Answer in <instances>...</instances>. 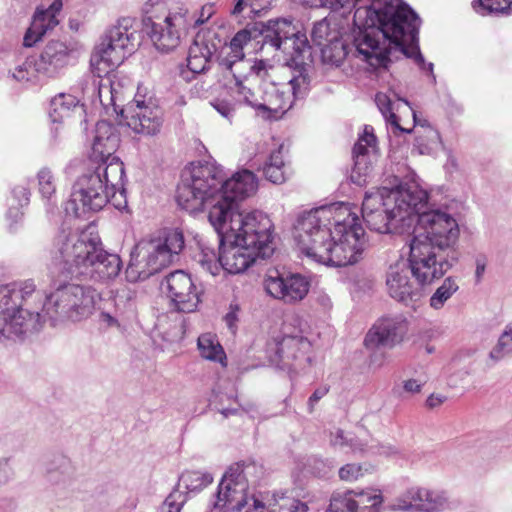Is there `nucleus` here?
<instances>
[{
	"mask_svg": "<svg viewBox=\"0 0 512 512\" xmlns=\"http://www.w3.org/2000/svg\"><path fill=\"white\" fill-rule=\"evenodd\" d=\"M353 55L371 68H387L402 56L414 59L433 83V63H426L418 45L420 19L403 0H352Z\"/></svg>",
	"mask_w": 512,
	"mask_h": 512,
	"instance_id": "obj_1",
	"label": "nucleus"
},
{
	"mask_svg": "<svg viewBox=\"0 0 512 512\" xmlns=\"http://www.w3.org/2000/svg\"><path fill=\"white\" fill-rule=\"evenodd\" d=\"M263 45H270L287 55V64L296 74L286 85H277L265 79L249 75V81L234 82L230 87L238 102L247 104L263 113L279 117L289 111L295 99L303 98L310 85L307 73L312 62L311 46L305 34L301 33L287 19L269 20L261 29Z\"/></svg>",
	"mask_w": 512,
	"mask_h": 512,
	"instance_id": "obj_2",
	"label": "nucleus"
},
{
	"mask_svg": "<svg viewBox=\"0 0 512 512\" xmlns=\"http://www.w3.org/2000/svg\"><path fill=\"white\" fill-rule=\"evenodd\" d=\"M365 232L348 204L333 203L304 212L294 225V238L309 258L332 267L359 261Z\"/></svg>",
	"mask_w": 512,
	"mask_h": 512,
	"instance_id": "obj_3",
	"label": "nucleus"
},
{
	"mask_svg": "<svg viewBox=\"0 0 512 512\" xmlns=\"http://www.w3.org/2000/svg\"><path fill=\"white\" fill-rule=\"evenodd\" d=\"M257 189V178L249 170L236 172L227 178L216 162H197L182 171L176 200L189 212L208 208L210 224L219 226L220 220L241 212L239 202L254 195Z\"/></svg>",
	"mask_w": 512,
	"mask_h": 512,
	"instance_id": "obj_4",
	"label": "nucleus"
},
{
	"mask_svg": "<svg viewBox=\"0 0 512 512\" xmlns=\"http://www.w3.org/2000/svg\"><path fill=\"white\" fill-rule=\"evenodd\" d=\"M219 244V261L230 274L244 272L257 258L274 252L272 222L260 211L239 212L212 226Z\"/></svg>",
	"mask_w": 512,
	"mask_h": 512,
	"instance_id": "obj_5",
	"label": "nucleus"
},
{
	"mask_svg": "<svg viewBox=\"0 0 512 512\" xmlns=\"http://www.w3.org/2000/svg\"><path fill=\"white\" fill-rule=\"evenodd\" d=\"M426 204L427 191L418 183H400L395 189L366 192L362 218L370 230L378 233L410 234L415 226V212Z\"/></svg>",
	"mask_w": 512,
	"mask_h": 512,
	"instance_id": "obj_6",
	"label": "nucleus"
},
{
	"mask_svg": "<svg viewBox=\"0 0 512 512\" xmlns=\"http://www.w3.org/2000/svg\"><path fill=\"white\" fill-rule=\"evenodd\" d=\"M52 262L71 275L83 276L95 282L116 278L122 268L117 254L108 253L98 236L62 230L54 238L50 250Z\"/></svg>",
	"mask_w": 512,
	"mask_h": 512,
	"instance_id": "obj_7",
	"label": "nucleus"
},
{
	"mask_svg": "<svg viewBox=\"0 0 512 512\" xmlns=\"http://www.w3.org/2000/svg\"><path fill=\"white\" fill-rule=\"evenodd\" d=\"M37 296L31 279L0 289V342L16 341L39 331L43 320L40 305H33Z\"/></svg>",
	"mask_w": 512,
	"mask_h": 512,
	"instance_id": "obj_8",
	"label": "nucleus"
},
{
	"mask_svg": "<svg viewBox=\"0 0 512 512\" xmlns=\"http://www.w3.org/2000/svg\"><path fill=\"white\" fill-rule=\"evenodd\" d=\"M124 177V165L115 159L84 173L73 185L71 197L64 207L66 214L81 217L89 211H100L115 198L117 190H121V194L124 192Z\"/></svg>",
	"mask_w": 512,
	"mask_h": 512,
	"instance_id": "obj_9",
	"label": "nucleus"
},
{
	"mask_svg": "<svg viewBox=\"0 0 512 512\" xmlns=\"http://www.w3.org/2000/svg\"><path fill=\"white\" fill-rule=\"evenodd\" d=\"M184 245V235L179 229H165L159 237L141 240L131 252L126 279L136 282L159 272L174 262Z\"/></svg>",
	"mask_w": 512,
	"mask_h": 512,
	"instance_id": "obj_10",
	"label": "nucleus"
},
{
	"mask_svg": "<svg viewBox=\"0 0 512 512\" xmlns=\"http://www.w3.org/2000/svg\"><path fill=\"white\" fill-rule=\"evenodd\" d=\"M36 294L37 305H40L53 323L68 320L77 322L88 318L99 298V294L91 286L76 283L60 284L46 296L44 303L41 295L38 292Z\"/></svg>",
	"mask_w": 512,
	"mask_h": 512,
	"instance_id": "obj_11",
	"label": "nucleus"
},
{
	"mask_svg": "<svg viewBox=\"0 0 512 512\" xmlns=\"http://www.w3.org/2000/svg\"><path fill=\"white\" fill-rule=\"evenodd\" d=\"M409 247L408 266L415 280L424 286L442 279L459 262V252L439 248L414 237Z\"/></svg>",
	"mask_w": 512,
	"mask_h": 512,
	"instance_id": "obj_12",
	"label": "nucleus"
},
{
	"mask_svg": "<svg viewBox=\"0 0 512 512\" xmlns=\"http://www.w3.org/2000/svg\"><path fill=\"white\" fill-rule=\"evenodd\" d=\"M135 31L131 20L124 18L111 27L91 56L93 72L102 77L118 67L135 48Z\"/></svg>",
	"mask_w": 512,
	"mask_h": 512,
	"instance_id": "obj_13",
	"label": "nucleus"
},
{
	"mask_svg": "<svg viewBox=\"0 0 512 512\" xmlns=\"http://www.w3.org/2000/svg\"><path fill=\"white\" fill-rule=\"evenodd\" d=\"M415 225L418 224L423 233L414 235V238L433 244L439 248L452 252H459L457 243L459 239V225L456 219L441 209H430L429 203L415 212Z\"/></svg>",
	"mask_w": 512,
	"mask_h": 512,
	"instance_id": "obj_14",
	"label": "nucleus"
},
{
	"mask_svg": "<svg viewBox=\"0 0 512 512\" xmlns=\"http://www.w3.org/2000/svg\"><path fill=\"white\" fill-rule=\"evenodd\" d=\"M118 114L131 130L144 136L157 135L164 122V112L158 100L140 93L122 107Z\"/></svg>",
	"mask_w": 512,
	"mask_h": 512,
	"instance_id": "obj_15",
	"label": "nucleus"
},
{
	"mask_svg": "<svg viewBox=\"0 0 512 512\" xmlns=\"http://www.w3.org/2000/svg\"><path fill=\"white\" fill-rule=\"evenodd\" d=\"M299 324L300 320L294 317L285 321L281 339H275L276 361L282 369L296 371L311 362V343L298 328Z\"/></svg>",
	"mask_w": 512,
	"mask_h": 512,
	"instance_id": "obj_16",
	"label": "nucleus"
},
{
	"mask_svg": "<svg viewBox=\"0 0 512 512\" xmlns=\"http://www.w3.org/2000/svg\"><path fill=\"white\" fill-rule=\"evenodd\" d=\"M143 30L149 35L155 47L168 52L180 42V31L188 26L187 10L163 16H146L142 19Z\"/></svg>",
	"mask_w": 512,
	"mask_h": 512,
	"instance_id": "obj_17",
	"label": "nucleus"
},
{
	"mask_svg": "<svg viewBox=\"0 0 512 512\" xmlns=\"http://www.w3.org/2000/svg\"><path fill=\"white\" fill-rule=\"evenodd\" d=\"M251 36L247 30H241L235 34L230 42L231 52L220 59V66L229 71L235 82L241 80L249 81V75H255L261 79L268 76V70L273 68L265 60H247L243 52V46L250 40Z\"/></svg>",
	"mask_w": 512,
	"mask_h": 512,
	"instance_id": "obj_18",
	"label": "nucleus"
},
{
	"mask_svg": "<svg viewBox=\"0 0 512 512\" xmlns=\"http://www.w3.org/2000/svg\"><path fill=\"white\" fill-rule=\"evenodd\" d=\"M264 288L274 299L285 304H295L307 296L310 281L307 277L298 273L282 274L273 269L266 274Z\"/></svg>",
	"mask_w": 512,
	"mask_h": 512,
	"instance_id": "obj_19",
	"label": "nucleus"
},
{
	"mask_svg": "<svg viewBox=\"0 0 512 512\" xmlns=\"http://www.w3.org/2000/svg\"><path fill=\"white\" fill-rule=\"evenodd\" d=\"M78 51L72 43L59 40L48 42L38 58L34 59V70L47 78L59 76L69 65L76 62Z\"/></svg>",
	"mask_w": 512,
	"mask_h": 512,
	"instance_id": "obj_20",
	"label": "nucleus"
},
{
	"mask_svg": "<svg viewBox=\"0 0 512 512\" xmlns=\"http://www.w3.org/2000/svg\"><path fill=\"white\" fill-rule=\"evenodd\" d=\"M161 288L166 291L178 312L192 313L200 303V292L189 274L176 270L165 277Z\"/></svg>",
	"mask_w": 512,
	"mask_h": 512,
	"instance_id": "obj_21",
	"label": "nucleus"
},
{
	"mask_svg": "<svg viewBox=\"0 0 512 512\" xmlns=\"http://www.w3.org/2000/svg\"><path fill=\"white\" fill-rule=\"evenodd\" d=\"M408 331V322L402 315L378 319L367 332L364 345L369 350L391 349L400 344Z\"/></svg>",
	"mask_w": 512,
	"mask_h": 512,
	"instance_id": "obj_22",
	"label": "nucleus"
},
{
	"mask_svg": "<svg viewBox=\"0 0 512 512\" xmlns=\"http://www.w3.org/2000/svg\"><path fill=\"white\" fill-rule=\"evenodd\" d=\"M448 506V497L444 491L411 487L395 499L391 509L394 511L440 512Z\"/></svg>",
	"mask_w": 512,
	"mask_h": 512,
	"instance_id": "obj_23",
	"label": "nucleus"
},
{
	"mask_svg": "<svg viewBox=\"0 0 512 512\" xmlns=\"http://www.w3.org/2000/svg\"><path fill=\"white\" fill-rule=\"evenodd\" d=\"M412 271L405 263H396L389 267L386 273V288L391 298L410 305L422 296V286L416 280H411Z\"/></svg>",
	"mask_w": 512,
	"mask_h": 512,
	"instance_id": "obj_24",
	"label": "nucleus"
},
{
	"mask_svg": "<svg viewBox=\"0 0 512 512\" xmlns=\"http://www.w3.org/2000/svg\"><path fill=\"white\" fill-rule=\"evenodd\" d=\"M378 158L376 137L371 126H365L363 134L359 137L353 148L354 167L351 178L360 183L361 177H366L373 169Z\"/></svg>",
	"mask_w": 512,
	"mask_h": 512,
	"instance_id": "obj_25",
	"label": "nucleus"
},
{
	"mask_svg": "<svg viewBox=\"0 0 512 512\" xmlns=\"http://www.w3.org/2000/svg\"><path fill=\"white\" fill-rule=\"evenodd\" d=\"M120 137L117 129L108 121H98L95 126L94 138L92 142L91 158L99 165L111 163L113 159L120 161L114 155L118 149Z\"/></svg>",
	"mask_w": 512,
	"mask_h": 512,
	"instance_id": "obj_26",
	"label": "nucleus"
},
{
	"mask_svg": "<svg viewBox=\"0 0 512 512\" xmlns=\"http://www.w3.org/2000/svg\"><path fill=\"white\" fill-rule=\"evenodd\" d=\"M62 6V0H54L46 9L37 8L32 23L23 38L24 46H34L49 30L58 25L57 14L60 13Z\"/></svg>",
	"mask_w": 512,
	"mask_h": 512,
	"instance_id": "obj_27",
	"label": "nucleus"
},
{
	"mask_svg": "<svg viewBox=\"0 0 512 512\" xmlns=\"http://www.w3.org/2000/svg\"><path fill=\"white\" fill-rule=\"evenodd\" d=\"M216 51V46L209 43L204 36L197 35L189 47L187 67L193 74H204L210 69L211 58Z\"/></svg>",
	"mask_w": 512,
	"mask_h": 512,
	"instance_id": "obj_28",
	"label": "nucleus"
},
{
	"mask_svg": "<svg viewBox=\"0 0 512 512\" xmlns=\"http://www.w3.org/2000/svg\"><path fill=\"white\" fill-rule=\"evenodd\" d=\"M320 50L322 61L334 66H340L350 53L347 42L339 33H332L329 41Z\"/></svg>",
	"mask_w": 512,
	"mask_h": 512,
	"instance_id": "obj_29",
	"label": "nucleus"
},
{
	"mask_svg": "<svg viewBox=\"0 0 512 512\" xmlns=\"http://www.w3.org/2000/svg\"><path fill=\"white\" fill-rule=\"evenodd\" d=\"M212 482L213 476L208 472L185 471L179 478L177 489L172 493L179 492L186 499V496L181 489H184L187 492H200Z\"/></svg>",
	"mask_w": 512,
	"mask_h": 512,
	"instance_id": "obj_30",
	"label": "nucleus"
},
{
	"mask_svg": "<svg viewBox=\"0 0 512 512\" xmlns=\"http://www.w3.org/2000/svg\"><path fill=\"white\" fill-rule=\"evenodd\" d=\"M77 107L78 101L73 95L61 93L51 100L49 116L53 122H61Z\"/></svg>",
	"mask_w": 512,
	"mask_h": 512,
	"instance_id": "obj_31",
	"label": "nucleus"
},
{
	"mask_svg": "<svg viewBox=\"0 0 512 512\" xmlns=\"http://www.w3.org/2000/svg\"><path fill=\"white\" fill-rule=\"evenodd\" d=\"M459 290L458 280L454 276L446 277L429 298L433 310H441Z\"/></svg>",
	"mask_w": 512,
	"mask_h": 512,
	"instance_id": "obj_32",
	"label": "nucleus"
},
{
	"mask_svg": "<svg viewBox=\"0 0 512 512\" xmlns=\"http://www.w3.org/2000/svg\"><path fill=\"white\" fill-rule=\"evenodd\" d=\"M262 171L265 178L273 184H282L286 180L285 163L281 148L270 154Z\"/></svg>",
	"mask_w": 512,
	"mask_h": 512,
	"instance_id": "obj_33",
	"label": "nucleus"
},
{
	"mask_svg": "<svg viewBox=\"0 0 512 512\" xmlns=\"http://www.w3.org/2000/svg\"><path fill=\"white\" fill-rule=\"evenodd\" d=\"M38 190L43 200L47 202L48 211L56 206V179L49 168H42L37 173Z\"/></svg>",
	"mask_w": 512,
	"mask_h": 512,
	"instance_id": "obj_34",
	"label": "nucleus"
},
{
	"mask_svg": "<svg viewBox=\"0 0 512 512\" xmlns=\"http://www.w3.org/2000/svg\"><path fill=\"white\" fill-rule=\"evenodd\" d=\"M197 346L200 355L207 360L222 362L225 359V352L222 346L216 336L211 333L200 335Z\"/></svg>",
	"mask_w": 512,
	"mask_h": 512,
	"instance_id": "obj_35",
	"label": "nucleus"
},
{
	"mask_svg": "<svg viewBox=\"0 0 512 512\" xmlns=\"http://www.w3.org/2000/svg\"><path fill=\"white\" fill-rule=\"evenodd\" d=\"M472 6L483 16L512 14V0H474Z\"/></svg>",
	"mask_w": 512,
	"mask_h": 512,
	"instance_id": "obj_36",
	"label": "nucleus"
},
{
	"mask_svg": "<svg viewBox=\"0 0 512 512\" xmlns=\"http://www.w3.org/2000/svg\"><path fill=\"white\" fill-rule=\"evenodd\" d=\"M356 512H378L383 499L380 492L372 489L355 491Z\"/></svg>",
	"mask_w": 512,
	"mask_h": 512,
	"instance_id": "obj_37",
	"label": "nucleus"
},
{
	"mask_svg": "<svg viewBox=\"0 0 512 512\" xmlns=\"http://www.w3.org/2000/svg\"><path fill=\"white\" fill-rule=\"evenodd\" d=\"M354 490L335 491L330 498L329 512H356Z\"/></svg>",
	"mask_w": 512,
	"mask_h": 512,
	"instance_id": "obj_38",
	"label": "nucleus"
},
{
	"mask_svg": "<svg viewBox=\"0 0 512 512\" xmlns=\"http://www.w3.org/2000/svg\"><path fill=\"white\" fill-rule=\"evenodd\" d=\"M70 471V460L63 455L54 456L46 465V473L51 481H59L60 477L68 475Z\"/></svg>",
	"mask_w": 512,
	"mask_h": 512,
	"instance_id": "obj_39",
	"label": "nucleus"
},
{
	"mask_svg": "<svg viewBox=\"0 0 512 512\" xmlns=\"http://www.w3.org/2000/svg\"><path fill=\"white\" fill-rule=\"evenodd\" d=\"M197 261L201 267L213 276L219 274L223 269L215 250L209 247H201V252L197 256Z\"/></svg>",
	"mask_w": 512,
	"mask_h": 512,
	"instance_id": "obj_40",
	"label": "nucleus"
},
{
	"mask_svg": "<svg viewBox=\"0 0 512 512\" xmlns=\"http://www.w3.org/2000/svg\"><path fill=\"white\" fill-rule=\"evenodd\" d=\"M489 355L495 361L512 355V323L506 327L499 337L497 345L491 350Z\"/></svg>",
	"mask_w": 512,
	"mask_h": 512,
	"instance_id": "obj_41",
	"label": "nucleus"
},
{
	"mask_svg": "<svg viewBox=\"0 0 512 512\" xmlns=\"http://www.w3.org/2000/svg\"><path fill=\"white\" fill-rule=\"evenodd\" d=\"M374 471V466L371 464H356L350 463L342 466L339 469V477L343 481L353 482L363 477L367 473Z\"/></svg>",
	"mask_w": 512,
	"mask_h": 512,
	"instance_id": "obj_42",
	"label": "nucleus"
},
{
	"mask_svg": "<svg viewBox=\"0 0 512 512\" xmlns=\"http://www.w3.org/2000/svg\"><path fill=\"white\" fill-rule=\"evenodd\" d=\"M375 102L381 114L389 124L393 125L394 127L401 131H406L408 133L410 132V130H404L403 128L400 127L398 123V117L396 116L392 109V101L386 94H376Z\"/></svg>",
	"mask_w": 512,
	"mask_h": 512,
	"instance_id": "obj_43",
	"label": "nucleus"
},
{
	"mask_svg": "<svg viewBox=\"0 0 512 512\" xmlns=\"http://www.w3.org/2000/svg\"><path fill=\"white\" fill-rule=\"evenodd\" d=\"M330 444L341 449L348 447L353 453L364 451V445L362 443L353 438H348L341 429L331 432Z\"/></svg>",
	"mask_w": 512,
	"mask_h": 512,
	"instance_id": "obj_44",
	"label": "nucleus"
},
{
	"mask_svg": "<svg viewBox=\"0 0 512 512\" xmlns=\"http://www.w3.org/2000/svg\"><path fill=\"white\" fill-rule=\"evenodd\" d=\"M332 33H339L337 30H332L326 20L317 22L311 32L312 41L315 45L321 48L329 41Z\"/></svg>",
	"mask_w": 512,
	"mask_h": 512,
	"instance_id": "obj_45",
	"label": "nucleus"
},
{
	"mask_svg": "<svg viewBox=\"0 0 512 512\" xmlns=\"http://www.w3.org/2000/svg\"><path fill=\"white\" fill-rule=\"evenodd\" d=\"M36 74L39 75L37 71L34 70V59H27L23 64L15 68L13 77L17 81L31 82L34 81Z\"/></svg>",
	"mask_w": 512,
	"mask_h": 512,
	"instance_id": "obj_46",
	"label": "nucleus"
},
{
	"mask_svg": "<svg viewBox=\"0 0 512 512\" xmlns=\"http://www.w3.org/2000/svg\"><path fill=\"white\" fill-rule=\"evenodd\" d=\"M185 498L179 492L170 493L159 508V512H180Z\"/></svg>",
	"mask_w": 512,
	"mask_h": 512,
	"instance_id": "obj_47",
	"label": "nucleus"
},
{
	"mask_svg": "<svg viewBox=\"0 0 512 512\" xmlns=\"http://www.w3.org/2000/svg\"><path fill=\"white\" fill-rule=\"evenodd\" d=\"M213 108L225 119L232 121L235 116L236 108L235 104L226 99H216L211 102Z\"/></svg>",
	"mask_w": 512,
	"mask_h": 512,
	"instance_id": "obj_48",
	"label": "nucleus"
},
{
	"mask_svg": "<svg viewBox=\"0 0 512 512\" xmlns=\"http://www.w3.org/2000/svg\"><path fill=\"white\" fill-rule=\"evenodd\" d=\"M351 1L352 0H306L312 7H326L334 11L345 8L351 10Z\"/></svg>",
	"mask_w": 512,
	"mask_h": 512,
	"instance_id": "obj_49",
	"label": "nucleus"
},
{
	"mask_svg": "<svg viewBox=\"0 0 512 512\" xmlns=\"http://www.w3.org/2000/svg\"><path fill=\"white\" fill-rule=\"evenodd\" d=\"M166 9L165 0H147L143 7L144 17L160 16L156 12Z\"/></svg>",
	"mask_w": 512,
	"mask_h": 512,
	"instance_id": "obj_50",
	"label": "nucleus"
},
{
	"mask_svg": "<svg viewBox=\"0 0 512 512\" xmlns=\"http://www.w3.org/2000/svg\"><path fill=\"white\" fill-rule=\"evenodd\" d=\"M239 308L236 304H231L229 307V312L224 316V321L227 327L234 333L237 328L238 322V313Z\"/></svg>",
	"mask_w": 512,
	"mask_h": 512,
	"instance_id": "obj_51",
	"label": "nucleus"
},
{
	"mask_svg": "<svg viewBox=\"0 0 512 512\" xmlns=\"http://www.w3.org/2000/svg\"><path fill=\"white\" fill-rule=\"evenodd\" d=\"M14 199L18 202L20 207L27 205L29 202L30 192L25 186H16L12 190Z\"/></svg>",
	"mask_w": 512,
	"mask_h": 512,
	"instance_id": "obj_52",
	"label": "nucleus"
},
{
	"mask_svg": "<svg viewBox=\"0 0 512 512\" xmlns=\"http://www.w3.org/2000/svg\"><path fill=\"white\" fill-rule=\"evenodd\" d=\"M328 393V388L320 387L317 388L308 399V410L310 413L313 412L315 404L322 399Z\"/></svg>",
	"mask_w": 512,
	"mask_h": 512,
	"instance_id": "obj_53",
	"label": "nucleus"
},
{
	"mask_svg": "<svg viewBox=\"0 0 512 512\" xmlns=\"http://www.w3.org/2000/svg\"><path fill=\"white\" fill-rule=\"evenodd\" d=\"M99 321L106 327H119L118 316L106 311L100 313Z\"/></svg>",
	"mask_w": 512,
	"mask_h": 512,
	"instance_id": "obj_54",
	"label": "nucleus"
},
{
	"mask_svg": "<svg viewBox=\"0 0 512 512\" xmlns=\"http://www.w3.org/2000/svg\"><path fill=\"white\" fill-rule=\"evenodd\" d=\"M423 386V382H420L415 379H409L404 382L403 388L408 393H418L421 390V387Z\"/></svg>",
	"mask_w": 512,
	"mask_h": 512,
	"instance_id": "obj_55",
	"label": "nucleus"
},
{
	"mask_svg": "<svg viewBox=\"0 0 512 512\" xmlns=\"http://www.w3.org/2000/svg\"><path fill=\"white\" fill-rule=\"evenodd\" d=\"M486 269V259L484 257L476 258V271L475 278L477 282H480Z\"/></svg>",
	"mask_w": 512,
	"mask_h": 512,
	"instance_id": "obj_56",
	"label": "nucleus"
},
{
	"mask_svg": "<svg viewBox=\"0 0 512 512\" xmlns=\"http://www.w3.org/2000/svg\"><path fill=\"white\" fill-rule=\"evenodd\" d=\"M445 400H446V397H445V396L431 394V395L427 398V400H426V405H427L429 408H435V407L440 406V405H441Z\"/></svg>",
	"mask_w": 512,
	"mask_h": 512,
	"instance_id": "obj_57",
	"label": "nucleus"
},
{
	"mask_svg": "<svg viewBox=\"0 0 512 512\" xmlns=\"http://www.w3.org/2000/svg\"><path fill=\"white\" fill-rule=\"evenodd\" d=\"M182 337V331L181 328L178 326H175L170 333H166L163 335V339L168 342H175L181 339Z\"/></svg>",
	"mask_w": 512,
	"mask_h": 512,
	"instance_id": "obj_58",
	"label": "nucleus"
},
{
	"mask_svg": "<svg viewBox=\"0 0 512 512\" xmlns=\"http://www.w3.org/2000/svg\"><path fill=\"white\" fill-rule=\"evenodd\" d=\"M218 411L223 415L224 418L229 417L230 415H234L238 412L237 407H220Z\"/></svg>",
	"mask_w": 512,
	"mask_h": 512,
	"instance_id": "obj_59",
	"label": "nucleus"
},
{
	"mask_svg": "<svg viewBox=\"0 0 512 512\" xmlns=\"http://www.w3.org/2000/svg\"><path fill=\"white\" fill-rule=\"evenodd\" d=\"M246 0H237L236 4L233 7L232 14L239 15L243 12L244 7L246 6Z\"/></svg>",
	"mask_w": 512,
	"mask_h": 512,
	"instance_id": "obj_60",
	"label": "nucleus"
},
{
	"mask_svg": "<svg viewBox=\"0 0 512 512\" xmlns=\"http://www.w3.org/2000/svg\"><path fill=\"white\" fill-rule=\"evenodd\" d=\"M212 14V6L207 7V16L205 18H199L196 20V24H203L205 21H207Z\"/></svg>",
	"mask_w": 512,
	"mask_h": 512,
	"instance_id": "obj_61",
	"label": "nucleus"
},
{
	"mask_svg": "<svg viewBox=\"0 0 512 512\" xmlns=\"http://www.w3.org/2000/svg\"><path fill=\"white\" fill-rule=\"evenodd\" d=\"M7 216L14 217L15 219H17L20 216L19 208H10L7 213Z\"/></svg>",
	"mask_w": 512,
	"mask_h": 512,
	"instance_id": "obj_62",
	"label": "nucleus"
},
{
	"mask_svg": "<svg viewBox=\"0 0 512 512\" xmlns=\"http://www.w3.org/2000/svg\"><path fill=\"white\" fill-rule=\"evenodd\" d=\"M382 449H383V451H381L380 453L385 454V455H390V454L395 452V449L390 447V446L389 447H382Z\"/></svg>",
	"mask_w": 512,
	"mask_h": 512,
	"instance_id": "obj_63",
	"label": "nucleus"
},
{
	"mask_svg": "<svg viewBox=\"0 0 512 512\" xmlns=\"http://www.w3.org/2000/svg\"><path fill=\"white\" fill-rule=\"evenodd\" d=\"M321 303L323 306L325 307H329L330 306V299L326 296H323L321 297Z\"/></svg>",
	"mask_w": 512,
	"mask_h": 512,
	"instance_id": "obj_64",
	"label": "nucleus"
}]
</instances>
